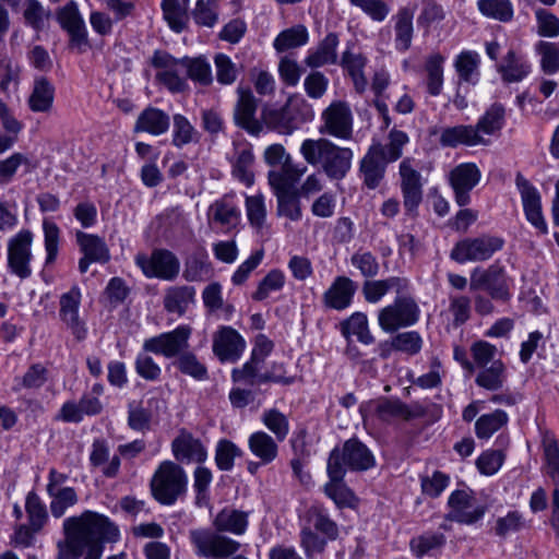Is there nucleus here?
I'll return each instance as SVG.
<instances>
[{
  "mask_svg": "<svg viewBox=\"0 0 559 559\" xmlns=\"http://www.w3.org/2000/svg\"><path fill=\"white\" fill-rule=\"evenodd\" d=\"M63 538L56 544V559H102L105 543H115L118 527L104 514L86 510L67 518Z\"/></svg>",
  "mask_w": 559,
  "mask_h": 559,
  "instance_id": "f257e3e1",
  "label": "nucleus"
},
{
  "mask_svg": "<svg viewBox=\"0 0 559 559\" xmlns=\"http://www.w3.org/2000/svg\"><path fill=\"white\" fill-rule=\"evenodd\" d=\"M214 531L194 528L189 532V539L197 556L206 559H248L236 555L240 543L224 535L228 532L242 535L248 526V513L234 508L222 509L213 520Z\"/></svg>",
  "mask_w": 559,
  "mask_h": 559,
  "instance_id": "f03ea898",
  "label": "nucleus"
},
{
  "mask_svg": "<svg viewBox=\"0 0 559 559\" xmlns=\"http://www.w3.org/2000/svg\"><path fill=\"white\" fill-rule=\"evenodd\" d=\"M191 332L189 325H179L170 332L146 338L143 343V352L138 354L134 361L136 373L146 381H158L162 369L148 353L174 358L183 349L189 348Z\"/></svg>",
  "mask_w": 559,
  "mask_h": 559,
  "instance_id": "7ed1b4c3",
  "label": "nucleus"
},
{
  "mask_svg": "<svg viewBox=\"0 0 559 559\" xmlns=\"http://www.w3.org/2000/svg\"><path fill=\"white\" fill-rule=\"evenodd\" d=\"M299 537L305 556L313 559L324 552L328 542L338 537V525L322 506L313 504L305 513Z\"/></svg>",
  "mask_w": 559,
  "mask_h": 559,
  "instance_id": "20e7f679",
  "label": "nucleus"
},
{
  "mask_svg": "<svg viewBox=\"0 0 559 559\" xmlns=\"http://www.w3.org/2000/svg\"><path fill=\"white\" fill-rule=\"evenodd\" d=\"M153 498L164 506H173L183 497L188 488V476L183 467L173 461H163L150 481Z\"/></svg>",
  "mask_w": 559,
  "mask_h": 559,
  "instance_id": "39448f33",
  "label": "nucleus"
},
{
  "mask_svg": "<svg viewBox=\"0 0 559 559\" xmlns=\"http://www.w3.org/2000/svg\"><path fill=\"white\" fill-rule=\"evenodd\" d=\"M328 464L334 467L336 474L365 472L376 465V459L370 449L358 438L346 440L341 448H334L329 455Z\"/></svg>",
  "mask_w": 559,
  "mask_h": 559,
  "instance_id": "423d86ee",
  "label": "nucleus"
},
{
  "mask_svg": "<svg viewBox=\"0 0 559 559\" xmlns=\"http://www.w3.org/2000/svg\"><path fill=\"white\" fill-rule=\"evenodd\" d=\"M512 283L513 280L508 275L506 267L496 262L486 269L475 267L471 272L469 289H484L493 300L508 302L512 297Z\"/></svg>",
  "mask_w": 559,
  "mask_h": 559,
  "instance_id": "0eeeda50",
  "label": "nucleus"
},
{
  "mask_svg": "<svg viewBox=\"0 0 559 559\" xmlns=\"http://www.w3.org/2000/svg\"><path fill=\"white\" fill-rule=\"evenodd\" d=\"M504 246V240L498 236L481 235L475 238H465L455 243L450 258L457 263L484 262L489 260Z\"/></svg>",
  "mask_w": 559,
  "mask_h": 559,
  "instance_id": "6e6552de",
  "label": "nucleus"
},
{
  "mask_svg": "<svg viewBox=\"0 0 559 559\" xmlns=\"http://www.w3.org/2000/svg\"><path fill=\"white\" fill-rule=\"evenodd\" d=\"M419 307L411 296H397L393 304L382 308L378 313L380 328L389 333L415 324L419 319Z\"/></svg>",
  "mask_w": 559,
  "mask_h": 559,
  "instance_id": "1a4fd4ad",
  "label": "nucleus"
},
{
  "mask_svg": "<svg viewBox=\"0 0 559 559\" xmlns=\"http://www.w3.org/2000/svg\"><path fill=\"white\" fill-rule=\"evenodd\" d=\"M321 134L348 141L353 138V114L349 105L343 100L332 102L321 114Z\"/></svg>",
  "mask_w": 559,
  "mask_h": 559,
  "instance_id": "9d476101",
  "label": "nucleus"
},
{
  "mask_svg": "<svg viewBox=\"0 0 559 559\" xmlns=\"http://www.w3.org/2000/svg\"><path fill=\"white\" fill-rule=\"evenodd\" d=\"M449 513L445 519L460 524L472 525L481 520L487 512L485 504L478 503L471 490H454L448 500Z\"/></svg>",
  "mask_w": 559,
  "mask_h": 559,
  "instance_id": "9b49d317",
  "label": "nucleus"
},
{
  "mask_svg": "<svg viewBox=\"0 0 559 559\" xmlns=\"http://www.w3.org/2000/svg\"><path fill=\"white\" fill-rule=\"evenodd\" d=\"M32 241L33 234L23 229L8 241V269L21 280L32 275Z\"/></svg>",
  "mask_w": 559,
  "mask_h": 559,
  "instance_id": "f8f14e48",
  "label": "nucleus"
},
{
  "mask_svg": "<svg viewBox=\"0 0 559 559\" xmlns=\"http://www.w3.org/2000/svg\"><path fill=\"white\" fill-rule=\"evenodd\" d=\"M135 262L147 277L174 281L180 271L179 259L167 249H156L150 258L139 254Z\"/></svg>",
  "mask_w": 559,
  "mask_h": 559,
  "instance_id": "ddd939ff",
  "label": "nucleus"
},
{
  "mask_svg": "<svg viewBox=\"0 0 559 559\" xmlns=\"http://www.w3.org/2000/svg\"><path fill=\"white\" fill-rule=\"evenodd\" d=\"M81 290L78 286L60 296L59 318L67 329L71 331L78 341H83L87 335L85 321L80 317Z\"/></svg>",
  "mask_w": 559,
  "mask_h": 559,
  "instance_id": "4468645a",
  "label": "nucleus"
},
{
  "mask_svg": "<svg viewBox=\"0 0 559 559\" xmlns=\"http://www.w3.org/2000/svg\"><path fill=\"white\" fill-rule=\"evenodd\" d=\"M388 164L390 162L384 158L383 144L377 142L370 145L359 162V176L364 186L370 190L377 189L385 177Z\"/></svg>",
  "mask_w": 559,
  "mask_h": 559,
  "instance_id": "2eb2a0df",
  "label": "nucleus"
},
{
  "mask_svg": "<svg viewBox=\"0 0 559 559\" xmlns=\"http://www.w3.org/2000/svg\"><path fill=\"white\" fill-rule=\"evenodd\" d=\"M400 177L404 209L407 214L414 215L423 201V182L421 175L413 167L411 158L401 162Z\"/></svg>",
  "mask_w": 559,
  "mask_h": 559,
  "instance_id": "dca6fc26",
  "label": "nucleus"
},
{
  "mask_svg": "<svg viewBox=\"0 0 559 559\" xmlns=\"http://www.w3.org/2000/svg\"><path fill=\"white\" fill-rule=\"evenodd\" d=\"M480 177V170L474 163L460 164L450 171L449 181L459 206L471 202L469 192L478 185Z\"/></svg>",
  "mask_w": 559,
  "mask_h": 559,
  "instance_id": "f3484780",
  "label": "nucleus"
},
{
  "mask_svg": "<svg viewBox=\"0 0 559 559\" xmlns=\"http://www.w3.org/2000/svg\"><path fill=\"white\" fill-rule=\"evenodd\" d=\"M515 185L520 191L526 219L542 234L548 228L542 212V200L538 190L522 175L516 174Z\"/></svg>",
  "mask_w": 559,
  "mask_h": 559,
  "instance_id": "a211bd4d",
  "label": "nucleus"
},
{
  "mask_svg": "<svg viewBox=\"0 0 559 559\" xmlns=\"http://www.w3.org/2000/svg\"><path fill=\"white\" fill-rule=\"evenodd\" d=\"M515 185L520 191L526 219L542 234L548 228L542 212V200L538 190L522 175L516 174Z\"/></svg>",
  "mask_w": 559,
  "mask_h": 559,
  "instance_id": "6ab92c4d",
  "label": "nucleus"
},
{
  "mask_svg": "<svg viewBox=\"0 0 559 559\" xmlns=\"http://www.w3.org/2000/svg\"><path fill=\"white\" fill-rule=\"evenodd\" d=\"M261 120L269 130L283 135L293 134L301 124L297 110L289 103L278 108L264 106L261 110Z\"/></svg>",
  "mask_w": 559,
  "mask_h": 559,
  "instance_id": "aec40b11",
  "label": "nucleus"
},
{
  "mask_svg": "<svg viewBox=\"0 0 559 559\" xmlns=\"http://www.w3.org/2000/svg\"><path fill=\"white\" fill-rule=\"evenodd\" d=\"M238 95L234 110V121L250 135L258 136L263 131L262 120L255 118L258 100L250 90L239 88Z\"/></svg>",
  "mask_w": 559,
  "mask_h": 559,
  "instance_id": "412c9836",
  "label": "nucleus"
},
{
  "mask_svg": "<svg viewBox=\"0 0 559 559\" xmlns=\"http://www.w3.org/2000/svg\"><path fill=\"white\" fill-rule=\"evenodd\" d=\"M246 347L243 337L231 326H222L213 335V353L221 361H237Z\"/></svg>",
  "mask_w": 559,
  "mask_h": 559,
  "instance_id": "4be33fe9",
  "label": "nucleus"
},
{
  "mask_svg": "<svg viewBox=\"0 0 559 559\" xmlns=\"http://www.w3.org/2000/svg\"><path fill=\"white\" fill-rule=\"evenodd\" d=\"M357 288V283L352 278L337 276L324 292L322 302L326 308L337 311L345 310L352 305Z\"/></svg>",
  "mask_w": 559,
  "mask_h": 559,
  "instance_id": "5701e85b",
  "label": "nucleus"
},
{
  "mask_svg": "<svg viewBox=\"0 0 559 559\" xmlns=\"http://www.w3.org/2000/svg\"><path fill=\"white\" fill-rule=\"evenodd\" d=\"M354 153L349 147H343L332 143L323 164L322 171L331 180L344 179L352 168Z\"/></svg>",
  "mask_w": 559,
  "mask_h": 559,
  "instance_id": "b1692460",
  "label": "nucleus"
},
{
  "mask_svg": "<svg viewBox=\"0 0 559 559\" xmlns=\"http://www.w3.org/2000/svg\"><path fill=\"white\" fill-rule=\"evenodd\" d=\"M229 162L231 165L233 177L247 187L252 186L254 182V154L250 144H234V154L229 158Z\"/></svg>",
  "mask_w": 559,
  "mask_h": 559,
  "instance_id": "393cba45",
  "label": "nucleus"
},
{
  "mask_svg": "<svg viewBox=\"0 0 559 559\" xmlns=\"http://www.w3.org/2000/svg\"><path fill=\"white\" fill-rule=\"evenodd\" d=\"M439 143L443 147H457L460 145L475 146L487 145L488 141L472 124H457L442 129Z\"/></svg>",
  "mask_w": 559,
  "mask_h": 559,
  "instance_id": "a878e982",
  "label": "nucleus"
},
{
  "mask_svg": "<svg viewBox=\"0 0 559 559\" xmlns=\"http://www.w3.org/2000/svg\"><path fill=\"white\" fill-rule=\"evenodd\" d=\"M426 413V408L418 402L407 405L399 400H383L376 406V414L383 421H390L393 418L411 420L424 417Z\"/></svg>",
  "mask_w": 559,
  "mask_h": 559,
  "instance_id": "bb28decb",
  "label": "nucleus"
},
{
  "mask_svg": "<svg viewBox=\"0 0 559 559\" xmlns=\"http://www.w3.org/2000/svg\"><path fill=\"white\" fill-rule=\"evenodd\" d=\"M171 451L178 462L203 463L207 457L202 442L188 432H181L173 440Z\"/></svg>",
  "mask_w": 559,
  "mask_h": 559,
  "instance_id": "cd10ccee",
  "label": "nucleus"
},
{
  "mask_svg": "<svg viewBox=\"0 0 559 559\" xmlns=\"http://www.w3.org/2000/svg\"><path fill=\"white\" fill-rule=\"evenodd\" d=\"M262 366L263 362L255 360V358L251 356L250 360L241 368L233 370L231 378L235 382H245L249 385L263 384L267 382L290 383L289 379H286L281 374H276L274 372L261 373L260 370Z\"/></svg>",
  "mask_w": 559,
  "mask_h": 559,
  "instance_id": "c85d7f7f",
  "label": "nucleus"
},
{
  "mask_svg": "<svg viewBox=\"0 0 559 559\" xmlns=\"http://www.w3.org/2000/svg\"><path fill=\"white\" fill-rule=\"evenodd\" d=\"M90 463L93 467L100 468L105 477L115 478L119 474L121 460L118 454H114L110 457L107 442L103 439H96L92 444Z\"/></svg>",
  "mask_w": 559,
  "mask_h": 559,
  "instance_id": "c756f323",
  "label": "nucleus"
},
{
  "mask_svg": "<svg viewBox=\"0 0 559 559\" xmlns=\"http://www.w3.org/2000/svg\"><path fill=\"white\" fill-rule=\"evenodd\" d=\"M408 288V282L405 278L391 276L384 280H367L362 284L361 293L369 304H378L390 289L401 294Z\"/></svg>",
  "mask_w": 559,
  "mask_h": 559,
  "instance_id": "7c9ffc66",
  "label": "nucleus"
},
{
  "mask_svg": "<svg viewBox=\"0 0 559 559\" xmlns=\"http://www.w3.org/2000/svg\"><path fill=\"white\" fill-rule=\"evenodd\" d=\"M169 116L155 107L145 108L138 117L133 132H146L152 135H160L169 129Z\"/></svg>",
  "mask_w": 559,
  "mask_h": 559,
  "instance_id": "2f4dec72",
  "label": "nucleus"
},
{
  "mask_svg": "<svg viewBox=\"0 0 559 559\" xmlns=\"http://www.w3.org/2000/svg\"><path fill=\"white\" fill-rule=\"evenodd\" d=\"M497 71L501 74L504 82L514 83L526 78L531 67L523 55L510 49L503 57L502 62L498 64Z\"/></svg>",
  "mask_w": 559,
  "mask_h": 559,
  "instance_id": "473e14b6",
  "label": "nucleus"
},
{
  "mask_svg": "<svg viewBox=\"0 0 559 559\" xmlns=\"http://www.w3.org/2000/svg\"><path fill=\"white\" fill-rule=\"evenodd\" d=\"M55 98V86L45 76L34 80L33 91L28 97V107L34 112L50 111Z\"/></svg>",
  "mask_w": 559,
  "mask_h": 559,
  "instance_id": "72a5a7b5",
  "label": "nucleus"
},
{
  "mask_svg": "<svg viewBox=\"0 0 559 559\" xmlns=\"http://www.w3.org/2000/svg\"><path fill=\"white\" fill-rule=\"evenodd\" d=\"M271 188L277 200V215L285 216L293 222L301 219L302 211L297 191L283 188L278 183L277 187Z\"/></svg>",
  "mask_w": 559,
  "mask_h": 559,
  "instance_id": "f704fd0d",
  "label": "nucleus"
},
{
  "mask_svg": "<svg viewBox=\"0 0 559 559\" xmlns=\"http://www.w3.org/2000/svg\"><path fill=\"white\" fill-rule=\"evenodd\" d=\"M195 289L192 286L169 287L164 296V308L170 313L182 316L188 307L193 304Z\"/></svg>",
  "mask_w": 559,
  "mask_h": 559,
  "instance_id": "c9c22d12",
  "label": "nucleus"
},
{
  "mask_svg": "<svg viewBox=\"0 0 559 559\" xmlns=\"http://www.w3.org/2000/svg\"><path fill=\"white\" fill-rule=\"evenodd\" d=\"M326 472L330 480L324 485V493L337 507L349 506L354 499V493L344 483L345 472L336 474L334 467L329 464Z\"/></svg>",
  "mask_w": 559,
  "mask_h": 559,
  "instance_id": "e433bc0d",
  "label": "nucleus"
},
{
  "mask_svg": "<svg viewBox=\"0 0 559 559\" xmlns=\"http://www.w3.org/2000/svg\"><path fill=\"white\" fill-rule=\"evenodd\" d=\"M248 447L261 464L272 463L278 454L276 439L265 431L253 432L248 439Z\"/></svg>",
  "mask_w": 559,
  "mask_h": 559,
  "instance_id": "4c0bfd02",
  "label": "nucleus"
},
{
  "mask_svg": "<svg viewBox=\"0 0 559 559\" xmlns=\"http://www.w3.org/2000/svg\"><path fill=\"white\" fill-rule=\"evenodd\" d=\"M507 381V368L502 360H493L490 366L480 368L475 378V383L488 391H499Z\"/></svg>",
  "mask_w": 559,
  "mask_h": 559,
  "instance_id": "58836bf2",
  "label": "nucleus"
},
{
  "mask_svg": "<svg viewBox=\"0 0 559 559\" xmlns=\"http://www.w3.org/2000/svg\"><path fill=\"white\" fill-rule=\"evenodd\" d=\"M80 250L92 260L106 263L110 259L106 242L98 236L78 230L75 234Z\"/></svg>",
  "mask_w": 559,
  "mask_h": 559,
  "instance_id": "ea45409f",
  "label": "nucleus"
},
{
  "mask_svg": "<svg viewBox=\"0 0 559 559\" xmlns=\"http://www.w3.org/2000/svg\"><path fill=\"white\" fill-rule=\"evenodd\" d=\"M307 173V166L302 164H295L292 159L285 163L281 169H273L267 173V180L271 187H277V183L283 188L293 189L296 183Z\"/></svg>",
  "mask_w": 559,
  "mask_h": 559,
  "instance_id": "a19ab883",
  "label": "nucleus"
},
{
  "mask_svg": "<svg viewBox=\"0 0 559 559\" xmlns=\"http://www.w3.org/2000/svg\"><path fill=\"white\" fill-rule=\"evenodd\" d=\"M210 215L213 222L233 227L240 219V210L230 197L225 195L210 206Z\"/></svg>",
  "mask_w": 559,
  "mask_h": 559,
  "instance_id": "79ce46f5",
  "label": "nucleus"
},
{
  "mask_svg": "<svg viewBox=\"0 0 559 559\" xmlns=\"http://www.w3.org/2000/svg\"><path fill=\"white\" fill-rule=\"evenodd\" d=\"M480 58L477 52L463 51L454 62L455 70L459 74V83H468L475 85L479 79Z\"/></svg>",
  "mask_w": 559,
  "mask_h": 559,
  "instance_id": "37998d69",
  "label": "nucleus"
},
{
  "mask_svg": "<svg viewBox=\"0 0 559 559\" xmlns=\"http://www.w3.org/2000/svg\"><path fill=\"white\" fill-rule=\"evenodd\" d=\"M332 143L326 138L306 139L301 142L299 152L307 164L321 167Z\"/></svg>",
  "mask_w": 559,
  "mask_h": 559,
  "instance_id": "c03bdc74",
  "label": "nucleus"
},
{
  "mask_svg": "<svg viewBox=\"0 0 559 559\" xmlns=\"http://www.w3.org/2000/svg\"><path fill=\"white\" fill-rule=\"evenodd\" d=\"M336 46L337 37H324L319 46L308 55L305 63L313 69L335 63L337 58Z\"/></svg>",
  "mask_w": 559,
  "mask_h": 559,
  "instance_id": "a18cd8bd",
  "label": "nucleus"
},
{
  "mask_svg": "<svg viewBox=\"0 0 559 559\" xmlns=\"http://www.w3.org/2000/svg\"><path fill=\"white\" fill-rule=\"evenodd\" d=\"M57 20L62 29L68 32L69 35H81L85 31L84 20L80 14L76 2L73 0L58 10Z\"/></svg>",
  "mask_w": 559,
  "mask_h": 559,
  "instance_id": "49530a36",
  "label": "nucleus"
},
{
  "mask_svg": "<svg viewBox=\"0 0 559 559\" xmlns=\"http://www.w3.org/2000/svg\"><path fill=\"white\" fill-rule=\"evenodd\" d=\"M173 140L174 146L181 148L191 143H198L200 140L199 131L182 115L176 114L173 118Z\"/></svg>",
  "mask_w": 559,
  "mask_h": 559,
  "instance_id": "de8ad7c7",
  "label": "nucleus"
},
{
  "mask_svg": "<svg viewBox=\"0 0 559 559\" xmlns=\"http://www.w3.org/2000/svg\"><path fill=\"white\" fill-rule=\"evenodd\" d=\"M504 115L506 110L501 104H492L474 126L477 134L491 135L500 131L504 124Z\"/></svg>",
  "mask_w": 559,
  "mask_h": 559,
  "instance_id": "09e8293b",
  "label": "nucleus"
},
{
  "mask_svg": "<svg viewBox=\"0 0 559 559\" xmlns=\"http://www.w3.org/2000/svg\"><path fill=\"white\" fill-rule=\"evenodd\" d=\"M25 511L28 516L29 528L37 533L48 521V512L46 506L35 491H29L25 500Z\"/></svg>",
  "mask_w": 559,
  "mask_h": 559,
  "instance_id": "8fccbe9b",
  "label": "nucleus"
},
{
  "mask_svg": "<svg viewBox=\"0 0 559 559\" xmlns=\"http://www.w3.org/2000/svg\"><path fill=\"white\" fill-rule=\"evenodd\" d=\"M342 333L345 337L350 334L356 335L362 344L369 345L374 342V337L369 331L367 316L362 312H355L342 323Z\"/></svg>",
  "mask_w": 559,
  "mask_h": 559,
  "instance_id": "3c124183",
  "label": "nucleus"
},
{
  "mask_svg": "<svg viewBox=\"0 0 559 559\" xmlns=\"http://www.w3.org/2000/svg\"><path fill=\"white\" fill-rule=\"evenodd\" d=\"M508 423L504 411L496 409L490 414L481 415L475 423V432L479 439H488Z\"/></svg>",
  "mask_w": 559,
  "mask_h": 559,
  "instance_id": "603ef678",
  "label": "nucleus"
},
{
  "mask_svg": "<svg viewBox=\"0 0 559 559\" xmlns=\"http://www.w3.org/2000/svg\"><path fill=\"white\" fill-rule=\"evenodd\" d=\"M477 9L489 19L509 22L513 17V4L510 0H478Z\"/></svg>",
  "mask_w": 559,
  "mask_h": 559,
  "instance_id": "864d4df0",
  "label": "nucleus"
},
{
  "mask_svg": "<svg viewBox=\"0 0 559 559\" xmlns=\"http://www.w3.org/2000/svg\"><path fill=\"white\" fill-rule=\"evenodd\" d=\"M162 10L165 21L175 33L185 31L188 22L187 7L181 5L178 0H163Z\"/></svg>",
  "mask_w": 559,
  "mask_h": 559,
  "instance_id": "5fc2aeb1",
  "label": "nucleus"
},
{
  "mask_svg": "<svg viewBox=\"0 0 559 559\" xmlns=\"http://www.w3.org/2000/svg\"><path fill=\"white\" fill-rule=\"evenodd\" d=\"M48 496L51 498L50 512L56 519L63 516L67 510L79 501L78 493L73 487H61L58 491H50Z\"/></svg>",
  "mask_w": 559,
  "mask_h": 559,
  "instance_id": "6e6d98bb",
  "label": "nucleus"
},
{
  "mask_svg": "<svg viewBox=\"0 0 559 559\" xmlns=\"http://www.w3.org/2000/svg\"><path fill=\"white\" fill-rule=\"evenodd\" d=\"M443 57L440 55L430 56L425 64L427 73V91L431 96H438L443 86Z\"/></svg>",
  "mask_w": 559,
  "mask_h": 559,
  "instance_id": "4d7b16f0",
  "label": "nucleus"
},
{
  "mask_svg": "<svg viewBox=\"0 0 559 559\" xmlns=\"http://www.w3.org/2000/svg\"><path fill=\"white\" fill-rule=\"evenodd\" d=\"M187 349L188 348L183 349L176 356L177 360L175 365L177 368L183 374L190 376L198 381L207 379V369L205 365L200 362L197 356Z\"/></svg>",
  "mask_w": 559,
  "mask_h": 559,
  "instance_id": "13d9d810",
  "label": "nucleus"
},
{
  "mask_svg": "<svg viewBox=\"0 0 559 559\" xmlns=\"http://www.w3.org/2000/svg\"><path fill=\"white\" fill-rule=\"evenodd\" d=\"M191 16L195 24L213 27L218 21V0H197Z\"/></svg>",
  "mask_w": 559,
  "mask_h": 559,
  "instance_id": "bf43d9fd",
  "label": "nucleus"
},
{
  "mask_svg": "<svg viewBox=\"0 0 559 559\" xmlns=\"http://www.w3.org/2000/svg\"><path fill=\"white\" fill-rule=\"evenodd\" d=\"M261 420L263 425L274 433L275 439L284 441L289 432V423L287 417L276 408L263 412Z\"/></svg>",
  "mask_w": 559,
  "mask_h": 559,
  "instance_id": "052dcab7",
  "label": "nucleus"
},
{
  "mask_svg": "<svg viewBox=\"0 0 559 559\" xmlns=\"http://www.w3.org/2000/svg\"><path fill=\"white\" fill-rule=\"evenodd\" d=\"M246 212L250 225L261 230L266 222V207L262 194L246 198Z\"/></svg>",
  "mask_w": 559,
  "mask_h": 559,
  "instance_id": "680f3d73",
  "label": "nucleus"
},
{
  "mask_svg": "<svg viewBox=\"0 0 559 559\" xmlns=\"http://www.w3.org/2000/svg\"><path fill=\"white\" fill-rule=\"evenodd\" d=\"M536 50L540 56V67L544 73L559 72V46L554 43L539 41Z\"/></svg>",
  "mask_w": 559,
  "mask_h": 559,
  "instance_id": "e2e57ef3",
  "label": "nucleus"
},
{
  "mask_svg": "<svg viewBox=\"0 0 559 559\" xmlns=\"http://www.w3.org/2000/svg\"><path fill=\"white\" fill-rule=\"evenodd\" d=\"M242 455V451L231 441L219 440L215 451V463L221 471H230L234 460Z\"/></svg>",
  "mask_w": 559,
  "mask_h": 559,
  "instance_id": "0e129e2a",
  "label": "nucleus"
},
{
  "mask_svg": "<svg viewBox=\"0 0 559 559\" xmlns=\"http://www.w3.org/2000/svg\"><path fill=\"white\" fill-rule=\"evenodd\" d=\"M445 543V536L441 533H426L411 540V550L417 558H421L429 551L440 548Z\"/></svg>",
  "mask_w": 559,
  "mask_h": 559,
  "instance_id": "69168bd1",
  "label": "nucleus"
},
{
  "mask_svg": "<svg viewBox=\"0 0 559 559\" xmlns=\"http://www.w3.org/2000/svg\"><path fill=\"white\" fill-rule=\"evenodd\" d=\"M350 264L366 278H373L379 274L380 264L370 251L358 250L350 257Z\"/></svg>",
  "mask_w": 559,
  "mask_h": 559,
  "instance_id": "338daca9",
  "label": "nucleus"
},
{
  "mask_svg": "<svg viewBox=\"0 0 559 559\" xmlns=\"http://www.w3.org/2000/svg\"><path fill=\"white\" fill-rule=\"evenodd\" d=\"M23 17L25 23L35 32H40L49 17V12L44 9L38 0H27L24 4Z\"/></svg>",
  "mask_w": 559,
  "mask_h": 559,
  "instance_id": "774afa93",
  "label": "nucleus"
}]
</instances>
